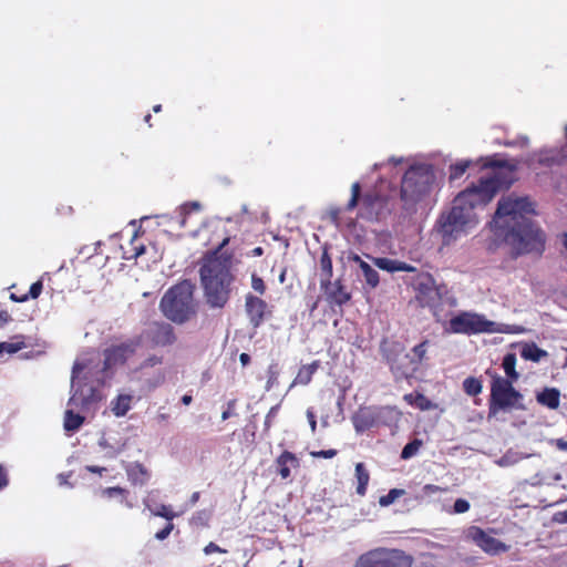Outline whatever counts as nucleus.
Instances as JSON below:
<instances>
[{
    "instance_id": "1",
    "label": "nucleus",
    "mask_w": 567,
    "mask_h": 567,
    "mask_svg": "<svg viewBox=\"0 0 567 567\" xmlns=\"http://www.w3.org/2000/svg\"><path fill=\"white\" fill-rule=\"evenodd\" d=\"M534 213V204L526 196L511 194L498 200L491 229L509 246L515 258L533 254L540 256L545 250V234L527 217Z\"/></svg>"
},
{
    "instance_id": "2",
    "label": "nucleus",
    "mask_w": 567,
    "mask_h": 567,
    "mask_svg": "<svg viewBox=\"0 0 567 567\" xmlns=\"http://www.w3.org/2000/svg\"><path fill=\"white\" fill-rule=\"evenodd\" d=\"M511 179H506L501 173H494L489 177H481L477 183H472L454 198L452 208L440 215L436 221V230L445 246L454 243L468 228L475 226L474 209L487 205L502 187L508 188Z\"/></svg>"
},
{
    "instance_id": "3",
    "label": "nucleus",
    "mask_w": 567,
    "mask_h": 567,
    "mask_svg": "<svg viewBox=\"0 0 567 567\" xmlns=\"http://www.w3.org/2000/svg\"><path fill=\"white\" fill-rule=\"evenodd\" d=\"M230 269L231 257L218 255V251L206 258L199 269L206 301L212 308H224L229 300L234 281Z\"/></svg>"
},
{
    "instance_id": "4",
    "label": "nucleus",
    "mask_w": 567,
    "mask_h": 567,
    "mask_svg": "<svg viewBox=\"0 0 567 567\" xmlns=\"http://www.w3.org/2000/svg\"><path fill=\"white\" fill-rule=\"evenodd\" d=\"M435 179L432 165L424 163L411 165L401 181L400 197L404 209L414 212L416 205L430 196Z\"/></svg>"
},
{
    "instance_id": "5",
    "label": "nucleus",
    "mask_w": 567,
    "mask_h": 567,
    "mask_svg": "<svg viewBox=\"0 0 567 567\" xmlns=\"http://www.w3.org/2000/svg\"><path fill=\"white\" fill-rule=\"evenodd\" d=\"M195 285L182 280L171 287L162 297L159 309L172 322L183 324L196 315Z\"/></svg>"
},
{
    "instance_id": "6",
    "label": "nucleus",
    "mask_w": 567,
    "mask_h": 567,
    "mask_svg": "<svg viewBox=\"0 0 567 567\" xmlns=\"http://www.w3.org/2000/svg\"><path fill=\"white\" fill-rule=\"evenodd\" d=\"M486 374L492 378L488 419L495 417L499 412L524 409V396L513 386L514 382L512 380H505V378L491 370H486Z\"/></svg>"
},
{
    "instance_id": "7",
    "label": "nucleus",
    "mask_w": 567,
    "mask_h": 567,
    "mask_svg": "<svg viewBox=\"0 0 567 567\" xmlns=\"http://www.w3.org/2000/svg\"><path fill=\"white\" fill-rule=\"evenodd\" d=\"M358 206V218L369 221L380 220L391 212L388 198L375 192H367L361 195V185L359 182H354L351 185V197L344 209L347 212H352Z\"/></svg>"
},
{
    "instance_id": "8",
    "label": "nucleus",
    "mask_w": 567,
    "mask_h": 567,
    "mask_svg": "<svg viewBox=\"0 0 567 567\" xmlns=\"http://www.w3.org/2000/svg\"><path fill=\"white\" fill-rule=\"evenodd\" d=\"M412 563L403 550L380 547L360 555L354 567H412Z\"/></svg>"
},
{
    "instance_id": "9",
    "label": "nucleus",
    "mask_w": 567,
    "mask_h": 567,
    "mask_svg": "<svg viewBox=\"0 0 567 567\" xmlns=\"http://www.w3.org/2000/svg\"><path fill=\"white\" fill-rule=\"evenodd\" d=\"M382 354L395 380L408 379L417 371L411 354L400 342L383 343Z\"/></svg>"
},
{
    "instance_id": "10",
    "label": "nucleus",
    "mask_w": 567,
    "mask_h": 567,
    "mask_svg": "<svg viewBox=\"0 0 567 567\" xmlns=\"http://www.w3.org/2000/svg\"><path fill=\"white\" fill-rule=\"evenodd\" d=\"M445 330L457 334H477L483 332H495V322L487 320L484 316L463 311L452 317Z\"/></svg>"
},
{
    "instance_id": "11",
    "label": "nucleus",
    "mask_w": 567,
    "mask_h": 567,
    "mask_svg": "<svg viewBox=\"0 0 567 567\" xmlns=\"http://www.w3.org/2000/svg\"><path fill=\"white\" fill-rule=\"evenodd\" d=\"M415 299L423 308H434L441 300L440 289L434 277L429 272L417 274L412 281Z\"/></svg>"
},
{
    "instance_id": "12",
    "label": "nucleus",
    "mask_w": 567,
    "mask_h": 567,
    "mask_svg": "<svg viewBox=\"0 0 567 567\" xmlns=\"http://www.w3.org/2000/svg\"><path fill=\"white\" fill-rule=\"evenodd\" d=\"M138 344L140 342L136 340H127L106 348L103 352V369L109 370L125 364L126 361L135 354Z\"/></svg>"
},
{
    "instance_id": "13",
    "label": "nucleus",
    "mask_w": 567,
    "mask_h": 567,
    "mask_svg": "<svg viewBox=\"0 0 567 567\" xmlns=\"http://www.w3.org/2000/svg\"><path fill=\"white\" fill-rule=\"evenodd\" d=\"M466 536L482 550L491 555L505 553L509 548L506 544L496 539L478 526H471L466 532Z\"/></svg>"
},
{
    "instance_id": "14",
    "label": "nucleus",
    "mask_w": 567,
    "mask_h": 567,
    "mask_svg": "<svg viewBox=\"0 0 567 567\" xmlns=\"http://www.w3.org/2000/svg\"><path fill=\"white\" fill-rule=\"evenodd\" d=\"M245 311L252 328H259L267 317L271 315L268 303L258 296L247 293L245 296Z\"/></svg>"
},
{
    "instance_id": "15",
    "label": "nucleus",
    "mask_w": 567,
    "mask_h": 567,
    "mask_svg": "<svg viewBox=\"0 0 567 567\" xmlns=\"http://www.w3.org/2000/svg\"><path fill=\"white\" fill-rule=\"evenodd\" d=\"M147 338L154 347H168L176 341L174 328L167 322H154L147 331Z\"/></svg>"
},
{
    "instance_id": "16",
    "label": "nucleus",
    "mask_w": 567,
    "mask_h": 567,
    "mask_svg": "<svg viewBox=\"0 0 567 567\" xmlns=\"http://www.w3.org/2000/svg\"><path fill=\"white\" fill-rule=\"evenodd\" d=\"M567 159V155L563 150L550 148L534 153L530 157V164H537L542 167L553 168L563 166Z\"/></svg>"
},
{
    "instance_id": "17",
    "label": "nucleus",
    "mask_w": 567,
    "mask_h": 567,
    "mask_svg": "<svg viewBox=\"0 0 567 567\" xmlns=\"http://www.w3.org/2000/svg\"><path fill=\"white\" fill-rule=\"evenodd\" d=\"M321 289L327 293V300L330 305L342 307L351 300V293L347 291L340 279L334 282L330 281L329 286L321 287Z\"/></svg>"
},
{
    "instance_id": "18",
    "label": "nucleus",
    "mask_w": 567,
    "mask_h": 567,
    "mask_svg": "<svg viewBox=\"0 0 567 567\" xmlns=\"http://www.w3.org/2000/svg\"><path fill=\"white\" fill-rule=\"evenodd\" d=\"M275 463L281 480H288L291 475V468L300 466L299 458L290 451H284L277 456Z\"/></svg>"
},
{
    "instance_id": "19",
    "label": "nucleus",
    "mask_w": 567,
    "mask_h": 567,
    "mask_svg": "<svg viewBox=\"0 0 567 567\" xmlns=\"http://www.w3.org/2000/svg\"><path fill=\"white\" fill-rule=\"evenodd\" d=\"M374 265L385 271L396 272V271H405V272H415L416 267L406 264L404 261L398 259H390L385 257H379L373 259Z\"/></svg>"
},
{
    "instance_id": "20",
    "label": "nucleus",
    "mask_w": 567,
    "mask_h": 567,
    "mask_svg": "<svg viewBox=\"0 0 567 567\" xmlns=\"http://www.w3.org/2000/svg\"><path fill=\"white\" fill-rule=\"evenodd\" d=\"M353 260L358 264L360 270L362 271L365 284L371 289L377 288L380 282L379 272L359 256H354Z\"/></svg>"
},
{
    "instance_id": "21",
    "label": "nucleus",
    "mask_w": 567,
    "mask_h": 567,
    "mask_svg": "<svg viewBox=\"0 0 567 567\" xmlns=\"http://www.w3.org/2000/svg\"><path fill=\"white\" fill-rule=\"evenodd\" d=\"M126 473H127L128 480L135 485L136 484L144 485L147 483V481L150 478V473H148L147 468L143 464L137 463V462L131 464L127 467Z\"/></svg>"
},
{
    "instance_id": "22",
    "label": "nucleus",
    "mask_w": 567,
    "mask_h": 567,
    "mask_svg": "<svg viewBox=\"0 0 567 567\" xmlns=\"http://www.w3.org/2000/svg\"><path fill=\"white\" fill-rule=\"evenodd\" d=\"M24 348H27L25 337L23 334H16L9 341L0 342V355L4 353L14 354Z\"/></svg>"
},
{
    "instance_id": "23",
    "label": "nucleus",
    "mask_w": 567,
    "mask_h": 567,
    "mask_svg": "<svg viewBox=\"0 0 567 567\" xmlns=\"http://www.w3.org/2000/svg\"><path fill=\"white\" fill-rule=\"evenodd\" d=\"M547 355V351L540 349L535 342L524 343L520 350V357L527 361L539 362Z\"/></svg>"
},
{
    "instance_id": "24",
    "label": "nucleus",
    "mask_w": 567,
    "mask_h": 567,
    "mask_svg": "<svg viewBox=\"0 0 567 567\" xmlns=\"http://www.w3.org/2000/svg\"><path fill=\"white\" fill-rule=\"evenodd\" d=\"M537 401L551 410H556L560 403V393L557 389H545L537 395Z\"/></svg>"
},
{
    "instance_id": "25",
    "label": "nucleus",
    "mask_w": 567,
    "mask_h": 567,
    "mask_svg": "<svg viewBox=\"0 0 567 567\" xmlns=\"http://www.w3.org/2000/svg\"><path fill=\"white\" fill-rule=\"evenodd\" d=\"M357 478V494L364 496L370 481V473L363 463H357L354 468Z\"/></svg>"
},
{
    "instance_id": "26",
    "label": "nucleus",
    "mask_w": 567,
    "mask_h": 567,
    "mask_svg": "<svg viewBox=\"0 0 567 567\" xmlns=\"http://www.w3.org/2000/svg\"><path fill=\"white\" fill-rule=\"evenodd\" d=\"M318 368H319L318 361H313L310 364L302 365L299 369L292 384L293 385H297V384L307 385L308 383H310L312 375L318 370Z\"/></svg>"
},
{
    "instance_id": "27",
    "label": "nucleus",
    "mask_w": 567,
    "mask_h": 567,
    "mask_svg": "<svg viewBox=\"0 0 567 567\" xmlns=\"http://www.w3.org/2000/svg\"><path fill=\"white\" fill-rule=\"evenodd\" d=\"M85 417L73 410H66L64 413L63 426L66 432H76L84 423Z\"/></svg>"
},
{
    "instance_id": "28",
    "label": "nucleus",
    "mask_w": 567,
    "mask_h": 567,
    "mask_svg": "<svg viewBox=\"0 0 567 567\" xmlns=\"http://www.w3.org/2000/svg\"><path fill=\"white\" fill-rule=\"evenodd\" d=\"M403 399L408 404L413 405L421 411H427L433 406L432 402L423 393L420 392L408 393L403 396Z\"/></svg>"
},
{
    "instance_id": "29",
    "label": "nucleus",
    "mask_w": 567,
    "mask_h": 567,
    "mask_svg": "<svg viewBox=\"0 0 567 567\" xmlns=\"http://www.w3.org/2000/svg\"><path fill=\"white\" fill-rule=\"evenodd\" d=\"M502 367L505 371V380H512L516 382L519 379V373L516 371V354L513 352L507 353L504 359Z\"/></svg>"
},
{
    "instance_id": "30",
    "label": "nucleus",
    "mask_w": 567,
    "mask_h": 567,
    "mask_svg": "<svg viewBox=\"0 0 567 567\" xmlns=\"http://www.w3.org/2000/svg\"><path fill=\"white\" fill-rule=\"evenodd\" d=\"M353 424L358 432H363L374 425V415L370 411H361L353 417Z\"/></svg>"
},
{
    "instance_id": "31",
    "label": "nucleus",
    "mask_w": 567,
    "mask_h": 567,
    "mask_svg": "<svg viewBox=\"0 0 567 567\" xmlns=\"http://www.w3.org/2000/svg\"><path fill=\"white\" fill-rule=\"evenodd\" d=\"M132 396L127 394L118 395L112 402V412L116 416H124L131 409Z\"/></svg>"
},
{
    "instance_id": "32",
    "label": "nucleus",
    "mask_w": 567,
    "mask_h": 567,
    "mask_svg": "<svg viewBox=\"0 0 567 567\" xmlns=\"http://www.w3.org/2000/svg\"><path fill=\"white\" fill-rule=\"evenodd\" d=\"M463 390L470 396L478 395L483 390L482 381L474 377H468L463 381Z\"/></svg>"
},
{
    "instance_id": "33",
    "label": "nucleus",
    "mask_w": 567,
    "mask_h": 567,
    "mask_svg": "<svg viewBox=\"0 0 567 567\" xmlns=\"http://www.w3.org/2000/svg\"><path fill=\"white\" fill-rule=\"evenodd\" d=\"M320 267L324 275V279L321 280V287L329 286L332 277V260L326 251L321 255Z\"/></svg>"
},
{
    "instance_id": "34",
    "label": "nucleus",
    "mask_w": 567,
    "mask_h": 567,
    "mask_svg": "<svg viewBox=\"0 0 567 567\" xmlns=\"http://www.w3.org/2000/svg\"><path fill=\"white\" fill-rule=\"evenodd\" d=\"M429 343H430L429 340H424L421 343H419L412 348L411 357H412V361L415 363L416 370H419L422 361L425 359Z\"/></svg>"
},
{
    "instance_id": "35",
    "label": "nucleus",
    "mask_w": 567,
    "mask_h": 567,
    "mask_svg": "<svg viewBox=\"0 0 567 567\" xmlns=\"http://www.w3.org/2000/svg\"><path fill=\"white\" fill-rule=\"evenodd\" d=\"M405 494V491L402 489V488H392L389 491L388 494L385 495H382L380 498H379V504L382 506V507H386V506H390L391 504H393L399 497L403 496Z\"/></svg>"
},
{
    "instance_id": "36",
    "label": "nucleus",
    "mask_w": 567,
    "mask_h": 567,
    "mask_svg": "<svg viewBox=\"0 0 567 567\" xmlns=\"http://www.w3.org/2000/svg\"><path fill=\"white\" fill-rule=\"evenodd\" d=\"M470 165H471L470 161H461L455 164H452L449 169L450 179L453 181V179L461 178L464 175V173L467 171Z\"/></svg>"
},
{
    "instance_id": "37",
    "label": "nucleus",
    "mask_w": 567,
    "mask_h": 567,
    "mask_svg": "<svg viewBox=\"0 0 567 567\" xmlns=\"http://www.w3.org/2000/svg\"><path fill=\"white\" fill-rule=\"evenodd\" d=\"M483 168H507L509 173H513L515 169L514 165H511L506 161L497 159L495 157H487L484 159L482 165Z\"/></svg>"
},
{
    "instance_id": "38",
    "label": "nucleus",
    "mask_w": 567,
    "mask_h": 567,
    "mask_svg": "<svg viewBox=\"0 0 567 567\" xmlns=\"http://www.w3.org/2000/svg\"><path fill=\"white\" fill-rule=\"evenodd\" d=\"M422 446V441L419 439H414L411 442H409L401 452V458L402 460H409L413 457Z\"/></svg>"
},
{
    "instance_id": "39",
    "label": "nucleus",
    "mask_w": 567,
    "mask_h": 567,
    "mask_svg": "<svg viewBox=\"0 0 567 567\" xmlns=\"http://www.w3.org/2000/svg\"><path fill=\"white\" fill-rule=\"evenodd\" d=\"M200 209V204L198 202H189L185 203L179 208V215H181V226H185L186 224V217L190 215L192 213L198 212Z\"/></svg>"
},
{
    "instance_id": "40",
    "label": "nucleus",
    "mask_w": 567,
    "mask_h": 567,
    "mask_svg": "<svg viewBox=\"0 0 567 567\" xmlns=\"http://www.w3.org/2000/svg\"><path fill=\"white\" fill-rule=\"evenodd\" d=\"M152 514L158 517H163L168 522H172L177 514L172 511V507L168 505L161 504L156 506L154 509H151Z\"/></svg>"
},
{
    "instance_id": "41",
    "label": "nucleus",
    "mask_w": 567,
    "mask_h": 567,
    "mask_svg": "<svg viewBox=\"0 0 567 567\" xmlns=\"http://www.w3.org/2000/svg\"><path fill=\"white\" fill-rule=\"evenodd\" d=\"M166 374L163 370H159L153 378L146 379L145 384L148 390H154L165 383Z\"/></svg>"
},
{
    "instance_id": "42",
    "label": "nucleus",
    "mask_w": 567,
    "mask_h": 567,
    "mask_svg": "<svg viewBox=\"0 0 567 567\" xmlns=\"http://www.w3.org/2000/svg\"><path fill=\"white\" fill-rule=\"evenodd\" d=\"M251 288L260 296L265 295L267 290L264 279L256 272L251 274Z\"/></svg>"
},
{
    "instance_id": "43",
    "label": "nucleus",
    "mask_w": 567,
    "mask_h": 567,
    "mask_svg": "<svg viewBox=\"0 0 567 567\" xmlns=\"http://www.w3.org/2000/svg\"><path fill=\"white\" fill-rule=\"evenodd\" d=\"M163 363V357L151 354L142 363L140 369H147Z\"/></svg>"
},
{
    "instance_id": "44",
    "label": "nucleus",
    "mask_w": 567,
    "mask_h": 567,
    "mask_svg": "<svg viewBox=\"0 0 567 567\" xmlns=\"http://www.w3.org/2000/svg\"><path fill=\"white\" fill-rule=\"evenodd\" d=\"M338 454V451L334 449L330 450H321V451H311L310 455L315 458H332Z\"/></svg>"
},
{
    "instance_id": "45",
    "label": "nucleus",
    "mask_w": 567,
    "mask_h": 567,
    "mask_svg": "<svg viewBox=\"0 0 567 567\" xmlns=\"http://www.w3.org/2000/svg\"><path fill=\"white\" fill-rule=\"evenodd\" d=\"M42 290H43L42 280H38V281L33 282L29 289V292L27 293L28 299L29 298L37 299L41 295Z\"/></svg>"
},
{
    "instance_id": "46",
    "label": "nucleus",
    "mask_w": 567,
    "mask_h": 567,
    "mask_svg": "<svg viewBox=\"0 0 567 567\" xmlns=\"http://www.w3.org/2000/svg\"><path fill=\"white\" fill-rule=\"evenodd\" d=\"M137 236H138V231L136 230V231L134 233V236H133L132 240H131V244H132V246H133V255H132V258H135V259H136L137 257L142 256V255L145 252V250H146V248H145V246H144L143 244L135 245V241H136V239H137Z\"/></svg>"
},
{
    "instance_id": "47",
    "label": "nucleus",
    "mask_w": 567,
    "mask_h": 567,
    "mask_svg": "<svg viewBox=\"0 0 567 567\" xmlns=\"http://www.w3.org/2000/svg\"><path fill=\"white\" fill-rule=\"evenodd\" d=\"M446 488H443L439 485H434V484H426L422 487V494L424 496H432L434 494H437V493H442V492H445Z\"/></svg>"
},
{
    "instance_id": "48",
    "label": "nucleus",
    "mask_w": 567,
    "mask_h": 567,
    "mask_svg": "<svg viewBox=\"0 0 567 567\" xmlns=\"http://www.w3.org/2000/svg\"><path fill=\"white\" fill-rule=\"evenodd\" d=\"M454 513L463 514L470 509V503L464 498H457L454 503Z\"/></svg>"
},
{
    "instance_id": "49",
    "label": "nucleus",
    "mask_w": 567,
    "mask_h": 567,
    "mask_svg": "<svg viewBox=\"0 0 567 567\" xmlns=\"http://www.w3.org/2000/svg\"><path fill=\"white\" fill-rule=\"evenodd\" d=\"M203 551L205 555H210L214 553L226 554L227 549L219 547L214 542H210L204 547Z\"/></svg>"
},
{
    "instance_id": "50",
    "label": "nucleus",
    "mask_w": 567,
    "mask_h": 567,
    "mask_svg": "<svg viewBox=\"0 0 567 567\" xmlns=\"http://www.w3.org/2000/svg\"><path fill=\"white\" fill-rule=\"evenodd\" d=\"M209 519V514L206 511H199L193 516V520L196 524H199L202 526H206L207 522Z\"/></svg>"
},
{
    "instance_id": "51",
    "label": "nucleus",
    "mask_w": 567,
    "mask_h": 567,
    "mask_svg": "<svg viewBox=\"0 0 567 567\" xmlns=\"http://www.w3.org/2000/svg\"><path fill=\"white\" fill-rule=\"evenodd\" d=\"M173 528H174V524L172 522H168L167 525L163 529L158 530L155 534L156 539H158V540L166 539L169 536V534L172 533Z\"/></svg>"
},
{
    "instance_id": "52",
    "label": "nucleus",
    "mask_w": 567,
    "mask_h": 567,
    "mask_svg": "<svg viewBox=\"0 0 567 567\" xmlns=\"http://www.w3.org/2000/svg\"><path fill=\"white\" fill-rule=\"evenodd\" d=\"M126 493H127L126 489H124L120 486L107 487L106 489H104V494L107 495L109 497H113L116 495L124 496Z\"/></svg>"
},
{
    "instance_id": "53",
    "label": "nucleus",
    "mask_w": 567,
    "mask_h": 567,
    "mask_svg": "<svg viewBox=\"0 0 567 567\" xmlns=\"http://www.w3.org/2000/svg\"><path fill=\"white\" fill-rule=\"evenodd\" d=\"M311 432L315 433L317 430V420H316V413L312 409H308L306 412Z\"/></svg>"
},
{
    "instance_id": "54",
    "label": "nucleus",
    "mask_w": 567,
    "mask_h": 567,
    "mask_svg": "<svg viewBox=\"0 0 567 567\" xmlns=\"http://www.w3.org/2000/svg\"><path fill=\"white\" fill-rule=\"evenodd\" d=\"M9 483L8 473L4 466L0 465V489L4 488Z\"/></svg>"
},
{
    "instance_id": "55",
    "label": "nucleus",
    "mask_w": 567,
    "mask_h": 567,
    "mask_svg": "<svg viewBox=\"0 0 567 567\" xmlns=\"http://www.w3.org/2000/svg\"><path fill=\"white\" fill-rule=\"evenodd\" d=\"M340 214H341V208H339V207L331 208L329 210L330 219L337 226L339 225V216H340Z\"/></svg>"
},
{
    "instance_id": "56",
    "label": "nucleus",
    "mask_w": 567,
    "mask_h": 567,
    "mask_svg": "<svg viewBox=\"0 0 567 567\" xmlns=\"http://www.w3.org/2000/svg\"><path fill=\"white\" fill-rule=\"evenodd\" d=\"M555 522L559 524H566L567 523V511L558 512L554 516Z\"/></svg>"
},
{
    "instance_id": "57",
    "label": "nucleus",
    "mask_w": 567,
    "mask_h": 567,
    "mask_svg": "<svg viewBox=\"0 0 567 567\" xmlns=\"http://www.w3.org/2000/svg\"><path fill=\"white\" fill-rule=\"evenodd\" d=\"M10 299L16 302H25V301H28V295L23 293L21 296H18L16 293H11Z\"/></svg>"
},
{
    "instance_id": "58",
    "label": "nucleus",
    "mask_w": 567,
    "mask_h": 567,
    "mask_svg": "<svg viewBox=\"0 0 567 567\" xmlns=\"http://www.w3.org/2000/svg\"><path fill=\"white\" fill-rule=\"evenodd\" d=\"M171 415L166 412H158L157 415H156V420L158 423H164V422H167L169 420Z\"/></svg>"
},
{
    "instance_id": "59",
    "label": "nucleus",
    "mask_w": 567,
    "mask_h": 567,
    "mask_svg": "<svg viewBox=\"0 0 567 567\" xmlns=\"http://www.w3.org/2000/svg\"><path fill=\"white\" fill-rule=\"evenodd\" d=\"M555 444L558 450L567 452V441L566 440L557 439Z\"/></svg>"
},
{
    "instance_id": "60",
    "label": "nucleus",
    "mask_w": 567,
    "mask_h": 567,
    "mask_svg": "<svg viewBox=\"0 0 567 567\" xmlns=\"http://www.w3.org/2000/svg\"><path fill=\"white\" fill-rule=\"evenodd\" d=\"M239 361L244 367H246L250 363V355L246 352H243L239 355Z\"/></svg>"
},
{
    "instance_id": "61",
    "label": "nucleus",
    "mask_w": 567,
    "mask_h": 567,
    "mask_svg": "<svg viewBox=\"0 0 567 567\" xmlns=\"http://www.w3.org/2000/svg\"><path fill=\"white\" fill-rule=\"evenodd\" d=\"M181 401L184 405H189L193 401V396L189 394H185L182 396Z\"/></svg>"
},
{
    "instance_id": "62",
    "label": "nucleus",
    "mask_w": 567,
    "mask_h": 567,
    "mask_svg": "<svg viewBox=\"0 0 567 567\" xmlns=\"http://www.w3.org/2000/svg\"><path fill=\"white\" fill-rule=\"evenodd\" d=\"M264 254V249L262 247L258 246V247H255L252 250H251V255L254 257H259Z\"/></svg>"
},
{
    "instance_id": "63",
    "label": "nucleus",
    "mask_w": 567,
    "mask_h": 567,
    "mask_svg": "<svg viewBox=\"0 0 567 567\" xmlns=\"http://www.w3.org/2000/svg\"><path fill=\"white\" fill-rule=\"evenodd\" d=\"M199 497H200V493L199 492H194L192 494V496H190V499H189L192 505H195L198 502Z\"/></svg>"
},
{
    "instance_id": "64",
    "label": "nucleus",
    "mask_w": 567,
    "mask_h": 567,
    "mask_svg": "<svg viewBox=\"0 0 567 567\" xmlns=\"http://www.w3.org/2000/svg\"><path fill=\"white\" fill-rule=\"evenodd\" d=\"M87 470L92 473H99V474H101L103 471H105L104 467H99V466H87Z\"/></svg>"
}]
</instances>
